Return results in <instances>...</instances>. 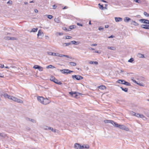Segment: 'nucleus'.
<instances>
[{
	"label": "nucleus",
	"mask_w": 149,
	"mask_h": 149,
	"mask_svg": "<svg viewBox=\"0 0 149 149\" xmlns=\"http://www.w3.org/2000/svg\"><path fill=\"white\" fill-rule=\"evenodd\" d=\"M50 80L51 81L54 82L56 84L59 85H61L62 84L61 81H59L57 79H56L54 76H51L50 77Z\"/></svg>",
	"instance_id": "f257e3e1"
},
{
	"label": "nucleus",
	"mask_w": 149,
	"mask_h": 149,
	"mask_svg": "<svg viewBox=\"0 0 149 149\" xmlns=\"http://www.w3.org/2000/svg\"><path fill=\"white\" fill-rule=\"evenodd\" d=\"M60 71L62 74H68L73 72V71L70 70L68 69L60 70Z\"/></svg>",
	"instance_id": "f03ea898"
},
{
	"label": "nucleus",
	"mask_w": 149,
	"mask_h": 149,
	"mask_svg": "<svg viewBox=\"0 0 149 149\" xmlns=\"http://www.w3.org/2000/svg\"><path fill=\"white\" fill-rule=\"evenodd\" d=\"M72 77L73 79H76L77 80H81L83 79V77L79 75H73L72 76Z\"/></svg>",
	"instance_id": "7ed1b4c3"
},
{
	"label": "nucleus",
	"mask_w": 149,
	"mask_h": 149,
	"mask_svg": "<svg viewBox=\"0 0 149 149\" xmlns=\"http://www.w3.org/2000/svg\"><path fill=\"white\" fill-rule=\"evenodd\" d=\"M118 128L126 131H128L129 130V128L124 125H119Z\"/></svg>",
	"instance_id": "20e7f679"
},
{
	"label": "nucleus",
	"mask_w": 149,
	"mask_h": 149,
	"mask_svg": "<svg viewBox=\"0 0 149 149\" xmlns=\"http://www.w3.org/2000/svg\"><path fill=\"white\" fill-rule=\"evenodd\" d=\"M3 96L5 98H7L11 100H12L13 97L12 96L9 95L6 93L4 94H2L1 95V96Z\"/></svg>",
	"instance_id": "39448f33"
},
{
	"label": "nucleus",
	"mask_w": 149,
	"mask_h": 149,
	"mask_svg": "<svg viewBox=\"0 0 149 149\" xmlns=\"http://www.w3.org/2000/svg\"><path fill=\"white\" fill-rule=\"evenodd\" d=\"M140 21L141 23L149 24V20L148 19H141L140 20Z\"/></svg>",
	"instance_id": "423d86ee"
},
{
	"label": "nucleus",
	"mask_w": 149,
	"mask_h": 149,
	"mask_svg": "<svg viewBox=\"0 0 149 149\" xmlns=\"http://www.w3.org/2000/svg\"><path fill=\"white\" fill-rule=\"evenodd\" d=\"M49 101L47 99H44L43 102H42V104H43L46 105L49 103Z\"/></svg>",
	"instance_id": "0eeeda50"
},
{
	"label": "nucleus",
	"mask_w": 149,
	"mask_h": 149,
	"mask_svg": "<svg viewBox=\"0 0 149 149\" xmlns=\"http://www.w3.org/2000/svg\"><path fill=\"white\" fill-rule=\"evenodd\" d=\"M77 93L76 92H73L72 91L69 92V94L73 96L74 97H75L77 98Z\"/></svg>",
	"instance_id": "6e6552de"
},
{
	"label": "nucleus",
	"mask_w": 149,
	"mask_h": 149,
	"mask_svg": "<svg viewBox=\"0 0 149 149\" xmlns=\"http://www.w3.org/2000/svg\"><path fill=\"white\" fill-rule=\"evenodd\" d=\"M37 99L38 101L42 104V102H43L44 98L42 97L38 96L37 97Z\"/></svg>",
	"instance_id": "1a4fd4ad"
},
{
	"label": "nucleus",
	"mask_w": 149,
	"mask_h": 149,
	"mask_svg": "<svg viewBox=\"0 0 149 149\" xmlns=\"http://www.w3.org/2000/svg\"><path fill=\"white\" fill-rule=\"evenodd\" d=\"M114 19L116 22H121L123 20V18L120 17H115Z\"/></svg>",
	"instance_id": "9d476101"
},
{
	"label": "nucleus",
	"mask_w": 149,
	"mask_h": 149,
	"mask_svg": "<svg viewBox=\"0 0 149 149\" xmlns=\"http://www.w3.org/2000/svg\"><path fill=\"white\" fill-rule=\"evenodd\" d=\"M47 53L48 54L50 55L57 56H58L57 55H58V53H55L51 52H47Z\"/></svg>",
	"instance_id": "9b49d317"
},
{
	"label": "nucleus",
	"mask_w": 149,
	"mask_h": 149,
	"mask_svg": "<svg viewBox=\"0 0 149 149\" xmlns=\"http://www.w3.org/2000/svg\"><path fill=\"white\" fill-rule=\"evenodd\" d=\"M131 19L128 17H125L124 19V21L126 23L129 22L131 20Z\"/></svg>",
	"instance_id": "f8f14e48"
},
{
	"label": "nucleus",
	"mask_w": 149,
	"mask_h": 149,
	"mask_svg": "<svg viewBox=\"0 0 149 149\" xmlns=\"http://www.w3.org/2000/svg\"><path fill=\"white\" fill-rule=\"evenodd\" d=\"M136 116L139 118H145L144 116L142 114H140L139 113H136V114L135 115Z\"/></svg>",
	"instance_id": "ddd939ff"
},
{
	"label": "nucleus",
	"mask_w": 149,
	"mask_h": 149,
	"mask_svg": "<svg viewBox=\"0 0 149 149\" xmlns=\"http://www.w3.org/2000/svg\"><path fill=\"white\" fill-rule=\"evenodd\" d=\"M141 27L145 29H149V25L147 24H143L141 25Z\"/></svg>",
	"instance_id": "4468645a"
},
{
	"label": "nucleus",
	"mask_w": 149,
	"mask_h": 149,
	"mask_svg": "<svg viewBox=\"0 0 149 149\" xmlns=\"http://www.w3.org/2000/svg\"><path fill=\"white\" fill-rule=\"evenodd\" d=\"M80 146L79 144L76 143L74 144V147L75 148L77 149H80Z\"/></svg>",
	"instance_id": "2eb2a0df"
},
{
	"label": "nucleus",
	"mask_w": 149,
	"mask_h": 149,
	"mask_svg": "<svg viewBox=\"0 0 149 149\" xmlns=\"http://www.w3.org/2000/svg\"><path fill=\"white\" fill-rule=\"evenodd\" d=\"M54 20L55 22L56 23H60L61 22L60 19L59 17L55 18Z\"/></svg>",
	"instance_id": "dca6fc26"
},
{
	"label": "nucleus",
	"mask_w": 149,
	"mask_h": 149,
	"mask_svg": "<svg viewBox=\"0 0 149 149\" xmlns=\"http://www.w3.org/2000/svg\"><path fill=\"white\" fill-rule=\"evenodd\" d=\"M125 81L123 80H122V79H119L117 81V82L120 83L121 84H124V83H125Z\"/></svg>",
	"instance_id": "f3484780"
},
{
	"label": "nucleus",
	"mask_w": 149,
	"mask_h": 149,
	"mask_svg": "<svg viewBox=\"0 0 149 149\" xmlns=\"http://www.w3.org/2000/svg\"><path fill=\"white\" fill-rule=\"evenodd\" d=\"M26 120H27L33 123H36V120L33 119H31L29 118H27L26 119Z\"/></svg>",
	"instance_id": "a211bd4d"
},
{
	"label": "nucleus",
	"mask_w": 149,
	"mask_h": 149,
	"mask_svg": "<svg viewBox=\"0 0 149 149\" xmlns=\"http://www.w3.org/2000/svg\"><path fill=\"white\" fill-rule=\"evenodd\" d=\"M71 43L75 45H77L79 44L80 43V42H77L74 40L71 41Z\"/></svg>",
	"instance_id": "6ab92c4d"
},
{
	"label": "nucleus",
	"mask_w": 149,
	"mask_h": 149,
	"mask_svg": "<svg viewBox=\"0 0 149 149\" xmlns=\"http://www.w3.org/2000/svg\"><path fill=\"white\" fill-rule=\"evenodd\" d=\"M111 124H112L114 126L116 127H119V125L117 123H116L113 121V123H112Z\"/></svg>",
	"instance_id": "aec40b11"
},
{
	"label": "nucleus",
	"mask_w": 149,
	"mask_h": 149,
	"mask_svg": "<svg viewBox=\"0 0 149 149\" xmlns=\"http://www.w3.org/2000/svg\"><path fill=\"white\" fill-rule=\"evenodd\" d=\"M137 56L138 57L140 58H144V55L141 53H138L137 54Z\"/></svg>",
	"instance_id": "412c9836"
},
{
	"label": "nucleus",
	"mask_w": 149,
	"mask_h": 149,
	"mask_svg": "<svg viewBox=\"0 0 149 149\" xmlns=\"http://www.w3.org/2000/svg\"><path fill=\"white\" fill-rule=\"evenodd\" d=\"M104 122L105 123H111V124L112 123H113V121L112 120H104Z\"/></svg>",
	"instance_id": "4be33fe9"
},
{
	"label": "nucleus",
	"mask_w": 149,
	"mask_h": 149,
	"mask_svg": "<svg viewBox=\"0 0 149 149\" xmlns=\"http://www.w3.org/2000/svg\"><path fill=\"white\" fill-rule=\"evenodd\" d=\"M131 24L132 25H135V26H137L138 25V24L136 22L134 21H133V20H132L131 22Z\"/></svg>",
	"instance_id": "5701e85b"
},
{
	"label": "nucleus",
	"mask_w": 149,
	"mask_h": 149,
	"mask_svg": "<svg viewBox=\"0 0 149 149\" xmlns=\"http://www.w3.org/2000/svg\"><path fill=\"white\" fill-rule=\"evenodd\" d=\"M98 88L100 89L104 90L106 88V87L104 85H101L99 86Z\"/></svg>",
	"instance_id": "b1692460"
},
{
	"label": "nucleus",
	"mask_w": 149,
	"mask_h": 149,
	"mask_svg": "<svg viewBox=\"0 0 149 149\" xmlns=\"http://www.w3.org/2000/svg\"><path fill=\"white\" fill-rule=\"evenodd\" d=\"M46 68L47 69H48L49 68H55V67L52 65H48V66H47L46 67Z\"/></svg>",
	"instance_id": "393cba45"
},
{
	"label": "nucleus",
	"mask_w": 149,
	"mask_h": 149,
	"mask_svg": "<svg viewBox=\"0 0 149 149\" xmlns=\"http://www.w3.org/2000/svg\"><path fill=\"white\" fill-rule=\"evenodd\" d=\"M120 88L121 89L125 92H127L128 91V88H124L122 87H120Z\"/></svg>",
	"instance_id": "a878e982"
},
{
	"label": "nucleus",
	"mask_w": 149,
	"mask_h": 149,
	"mask_svg": "<svg viewBox=\"0 0 149 149\" xmlns=\"http://www.w3.org/2000/svg\"><path fill=\"white\" fill-rule=\"evenodd\" d=\"M71 44V42H68V43H63V46H68L69 45Z\"/></svg>",
	"instance_id": "bb28decb"
},
{
	"label": "nucleus",
	"mask_w": 149,
	"mask_h": 149,
	"mask_svg": "<svg viewBox=\"0 0 149 149\" xmlns=\"http://www.w3.org/2000/svg\"><path fill=\"white\" fill-rule=\"evenodd\" d=\"M43 33V32L41 31L40 30H39L38 33L37 34V36H41L42 34Z\"/></svg>",
	"instance_id": "cd10ccee"
},
{
	"label": "nucleus",
	"mask_w": 149,
	"mask_h": 149,
	"mask_svg": "<svg viewBox=\"0 0 149 149\" xmlns=\"http://www.w3.org/2000/svg\"><path fill=\"white\" fill-rule=\"evenodd\" d=\"M89 63L91 64H94L96 65H97L98 63L97 61H91L89 62Z\"/></svg>",
	"instance_id": "c85d7f7f"
},
{
	"label": "nucleus",
	"mask_w": 149,
	"mask_h": 149,
	"mask_svg": "<svg viewBox=\"0 0 149 149\" xmlns=\"http://www.w3.org/2000/svg\"><path fill=\"white\" fill-rule=\"evenodd\" d=\"M16 102H17L18 103H23V101H22V100H20L19 99H18V98L17 99V101Z\"/></svg>",
	"instance_id": "c756f323"
},
{
	"label": "nucleus",
	"mask_w": 149,
	"mask_h": 149,
	"mask_svg": "<svg viewBox=\"0 0 149 149\" xmlns=\"http://www.w3.org/2000/svg\"><path fill=\"white\" fill-rule=\"evenodd\" d=\"M70 64L71 66H75L76 65V63H75L73 62H70Z\"/></svg>",
	"instance_id": "7c9ffc66"
},
{
	"label": "nucleus",
	"mask_w": 149,
	"mask_h": 149,
	"mask_svg": "<svg viewBox=\"0 0 149 149\" xmlns=\"http://www.w3.org/2000/svg\"><path fill=\"white\" fill-rule=\"evenodd\" d=\"M124 85H126L127 86H130L131 85V84L129 82H127L125 81V83H124Z\"/></svg>",
	"instance_id": "2f4dec72"
},
{
	"label": "nucleus",
	"mask_w": 149,
	"mask_h": 149,
	"mask_svg": "<svg viewBox=\"0 0 149 149\" xmlns=\"http://www.w3.org/2000/svg\"><path fill=\"white\" fill-rule=\"evenodd\" d=\"M0 136L3 137H5L6 136V135L4 133H0Z\"/></svg>",
	"instance_id": "473e14b6"
},
{
	"label": "nucleus",
	"mask_w": 149,
	"mask_h": 149,
	"mask_svg": "<svg viewBox=\"0 0 149 149\" xmlns=\"http://www.w3.org/2000/svg\"><path fill=\"white\" fill-rule=\"evenodd\" d=\"M38 29L37 28H33L31 30V32H36L37 31Z\"/></svg>",
	"instance_id": "72a5a7b5"
},
{
	"label": "nucleus",
	"mask_w": 149,
	"mask_h": 149,
	"mask_svg": "<svg viewBox=\"0 0 149 149\" xmlns=\"http://www.w3.org/2000/svg\"><path fill=\"white\" fill-rule=\"evenodd\" d=\"M40 66L38 65H35L33 67V68L35 69H39Z\"/></svg>",
	"instance_id": "f704fd0d"
},
{
	"label": "nucleus",
	"mask_w": 149,
	"mask_h": 149,
	"mask_svg": "<svg viewBox=\"0 0 149 149\" xmlns=\"http://www.w3.org/2000/svg\"><path fill=\"white\" fill-rule=\"evenodd\" d=\"M130 113L132 115L134 116H135L136 115V113L134 111H130Z\"/></svg>",
	"instance_id": "c9c22d12"
},
{
	"label": "nucleus",
	"mask_w": 149,
	"mask_h": 149,
	"mask_svg": "<svg viewBox=\"0 0 149 149\" xmlns=\"http://www.w3.org/2000/svg\"><path fill=\"white\" fill-rule=\"evenodd\" d=\"M76 26L75 25H72L70 26V29H73L76 28Z\"/></svg>",
	"instance_id": "e433bc0d"
},
{
	"label": "nucleus",
	"mask_w": 149,
	"mask_h": 149,
	"mask_svg": "<svg viewBox=\"0 0 149 149\" xmlns=\"http://www.w3.org/2000/svg\"><path fill=\"white\" fill-rule=\"evenodd\" d=\"M50 127H48L47 126H44L43 127V128L45 130H49Z\"/></svg>",
	"instance_id": "4c0bfd02"
},
{
	"label": "nucleus",
	"mask_w": 149,
	"mask_h": 149,
	"mask_svg": "<svg viewBox=\"0 0 149 149\" xmlns=\"http://www.w3.org/2000/svg\"><path fill=\"white\" fill-rule=\"evenodd\" d=\"M17 99V98L13 96L12 99L11 100H13L14 101L16 102Z\"/></svg>",
	"instance_id": "58836bf2"
},
{
	"label": "nucleus",
	"mask_w": 149,
	"mask_h": 149,
	"mask_svg": "<svg viewBox=\"0 0 149 149\" xmlns=\"http://www.w3.org/2000/svg\"><path fill=\"white\" fill-rule=\"evenodd\" d=\"M133 1L134 2L138 3H141V1L139 0H133Z\"/></svg>",
	"instance_id": "ea45409f"
},
{
	"label": "nucleus",
	"mask_w": 149,
	"mask_h": 149,
	"mask_svg": "<svg viewBox=\"0 0 149 149\" xmlns=\"http://www.w3.org/2000/svg\"><path fill=\"white\" fill-rule=\"evenodd\" d=\"M144 15L146 17H149V14L147 13V12H144Z\"/></svg>",
	"instance_id": "a19ab883"
},
{
	"label": "nucleus",
	"mask_w": 149,
	"mask_h": 149,
	"mask_svg": "<svg viewBox=\"0 0 149 149\" xmlns=\"http://www.w3.org/2000/svg\"><path fill=\"white\" fill-rule=\"evenodd\" d=\"M134 61V59L133 58H131L128 61V62L130 63Z\"/></svg>",
	"instance_id": "79ce46f5"
},
{
	"label": "nucleus",
	"mask_w": 149,
	"mask_h": 149,
	"mask_svg": "<svg viewBox=\"0 0 149 149\" xmlns=\"http://www.w3.org/2000/svg\"><path fill=\"white\" fill-rule=\"evenodd\" d=\"M38 70L40 71H42L43 70V68L40 66Z\"/></svg>",
	"instance_id": "37998d69"
},
{
	"label": "nucleus",
	"mask_w": 149,
	"mask_h": 149,
	"mask_svg": "<svg viewBox=\"0 0 149 149\" xmlns=\"http://www.w3.org/2000/svg\"><path fill=\"white\" fill-rule=\"evenodd\" d=\"M108 49H110L113 50H115V48H114L113 47H108Z\"/></svg>",
	"instance_id": "c03bdc74"
},
{
	"label": "nucleus",
	"mask_w": 149,
	"mask_h": 149,
	"mask_svg": "<svg viewBox=\"0 0 149 149\" xmlns=\"http://www.w3.org/2000/svg\"><path fill=\"white\" fill-rule=\"evenodd\" d=\"M53 132L58 134L59 133V131L58 130H54Z\"/></svg>",
	"instance_id": "a18cd8bd"
},
{
	"label": "nucleus",
	"mask_w": 149,
	"mask_h": 149,
	"mask_svg": "<svg viewBox=\"0 0 149 149\" xmlns=\"http://www.w3.org/2000/svg\"><path fill=\"white\" fill-rule=\"evenodd\" d=\"M98 5L99 6H100L99 7L100 9H104V7L102 5H101L100 3H99Z\"/></svg>",
	"instance_id": "49530a36"
},
{
	"label": "nucleus",
	"mask_w": 149,
	"mask_h": 149,
	"mask_svg": "<svg viewBox=\"0 0 149 149\" xmlns=\"http://www.w3.org/2000/svg\"><path fill=\"white\" fill-rule=\"evenodd\" d=\"M57 56H59L60 57H64L65 55H63V54H59L58 53V55Z\"/></svg>",
	"instance_id": "de8ad7c7"
},
{
	"label": "nucleus",
	"mask_w": 149,
	"mask_h": 149,
	"mask_svg": "<svg viewBox=\"0 0 149 149\" xmlns=\"http://www.w3.org/2000/svg\"><path fill=\"white\" fill-rule=\"evenodd\" d=\"M53 16L52 15H47V17L49 19H52L53 18Z\"/></svg>",
	"instance_id": "09e8293b"
},
{
	"label": "nucleus",
	"mask_w": 149,
	"mask_h": 149,
	"mask_svg": "<svg viewBox=\"0 0 149 149\" xmlns=\"http://www.w3.org/2000/svg\"><path fill=\"white\" fill-rule=\"evenodd\" d=\"M131 80L132 81L135 83H137V82L134 79V78L133 77H132V78Z\"/></svg>",
	"instance_id": "8fccbe9b"
},
{
	"label": "nucleus",
	"mask_w": 149,
	"mask_h": 149,
	"mask_svg": "<svg viewBox=\"0 0 149 149\" xmlns=\"http://www.w3.org/2000/svg\"><path fill=\"white\" fill-rule=\"evenodd\" d=\"M136 84L140 86H144L142 83H138L137 82V83H136Z\"/></svg>",
	"instance_id": "3c124183"
},
{
	"label": "nucleus",
	"mask_w": 149,
	"mask_h": 149,
	"mask_svg": "<svg viewBox=\"0 0 149 149\" xmlns=\"http://www.w3.org/2000/svg\"><path fill=\"white\" fill-rule=\"evenodd\" d=\"M16 39H17V38H14V37H11V38H10V40H16Z\"/></svg>",
	"instance_id": "603ef678"
},
{
	"label": "nucleus",
	"mask_w": 149,
	"mask_h": 149,
	"mask_svg": "<svg viewBox=\"0 0 149 149\" xmlns=\"http://www.w3.org/2000/svg\"><path fill=\"white\" fill-rule=\"evenodd\" d=\"M56 35H58L59 36H61L63 35V33H56Z\"/></svg>",
	"instance_id": "864d4df0"
},
{
	"label": "nucleus",
	"mask_w": 149,
	"mask_h": 149,
	"mask_svg": "<svg viewBox=\"0 0 149 149\" xmlns=\"http://www.w3.org/2000/svg\"><path fill=\"white\" fill-rule=\"evenodd\" d=\"M72 38V37L69 36H66V39H70Z\"/></svg>",
	"instance_id": "5fc2aeb1"
},
{
	"label": "nucleus",
	"mask_w": 149,
	"mask_h": 149,
	"mask_svg": "<svg viewBox=\"0 0 149 149\" xmlns=\"http://www.w3.org/2000/svg\"><path fill=\"white\" fill-rule=\"evenodd\" d=\"M64 56H65L64 57H67L68 58H70V59L72 58L70 56H69L68 55H65Z\"/></svg>",
	"instance_id": "6e6d98bb"
},
{
	"label": "nucleus",
	"mask_w": 149,
	"mask_h": 149,
	"mask_svg": "<svg viewBox=\"0 0 149 149\" xmlns=\"http://www.w3.org/2000/svg\"><path fill=\"white\" fill-rule=\"evenodd\" d=\"M84 148V146H80V149H83Z\"/></svg>",
	"instance_id": "4d7b16f0"
},
{
	"label": "nucleus",
	"mask_w": 149,
	"mask_h": 149,
	"mask_svg": "<svg viewBox=\"0 0 149 149\" xmlns=\"http://www.w3.org/2000/svg\"><path fill=\"white\" fill-rule=\"evenodd\" d=\"M12 1H9L7 2V4H12Z\"/></svg>",
	"instance_id": "13d9d810"
},
{
	"label": "nucleus",
	"mask_w": 149,
	"mask_h": 149,
	"mask_svg": "<svg viewBox=\"0 0 149 149\" xmlns=\"http://www.w3.org/2000/svg\"><path fill=\"white\" fill-rule=\"evenodd\" d=\"M98 29L100 31L102 30H103V28L102 26H100L99 27Z\"/></svg>",
	"instance_id": "bf43d9fd"
},
{
	"label": "nucleus",
	"mask_w": 149,
	"mask_h": 149,
	"mask_svg": "<svg viewBox=\"0 0 149 149\" xmlns=\"http://www.w3.org/2000/svg\"><path fill=\"white\" fill-rule=\"evenodd\" d=\"M49 130H51V131L53 132H54V130L53 129V128L52 127H50L49 128Z\"/></svg>",
	"instance_id": "052dcab7"
},
{
	"label": "nucleus",
	"mask_w": 149,
	"mask_h": 149,
	"mask_svg": "<svg viewBox=\"0 0 149 149\" xmlns=\"http://www.w3.org/2000/svg\"><path fill=\"white\" fill-rule=\"evenodd\" d=\"M89 147V146L88 145H86L84 146V148H88Z\"/></svg>",
	"instance_id": "680f3d73"
},
{
	"label": "nucleus",
	"mask_w": 149,
	"mask_h": 149,
	"mask_svg": "<svg viewBox=\"0 0 149 149\" xmlns=\"http://www.w3.org/2000/svg\"><path fill=\"white\" fill-rule=\"evenodd\" d=\"M56 6L55 5H54L53 6V9H55L56 8Z\"/></svg>",
	"instance_id": "e2e57ef3"
},
{
	"label": "nucleus",
	"mask_w": 149,
	"mask_h": 149,
	"mask_svg": "<svg viewBox=\"0 0 149 149\" xmlns=\"http://www.w3.org/2000/svg\"><path fill=\"white\" fill-rule=\"evenodd\" d=\"M63 29V30H65L66 31H69V30L67 29L66 28H65V27Z\"/></svg>",
	"instance_id": "0e129e2a"
},
{
	"label": "nucleus",
	"mask_w": 149,
	"mask_h": 149,
	"mask_svg": "<svg viewBox=\"0 0 149 149\" xmlns=\"http://www.w3.org/2000/svg\"><path fill=\"white\" fill-rule=\"evenodd\" d=\"M77 24L79 26H83V25L82 24H80L79 23H77Z\"/></svg>",
	"instance_id": "69168bd1"
},
{
	"label": "nucleus",
	"mask_w": 149,
	"mask_h": 149,
	"mask_svg": "<svg viewBox=\"0 0 149 149\" xmlns=\"http://www.w3.org/2000/svg\"><path fill=\"white\" fill-rule=\"evenodd\" d=\"M97 45V44H92L91 46H95Z\"/></svg>",
	"instance_id": "338daca9"
},
{
	"label": "nucleus",
	"mask_w": 149,
	"mask_h": 149,
	"mask_svg": "<svg viewBox=\"0 0 149 149\" xmlns=\"http://www.w3.org/2000/svg\"><path fill=\"white\" fill-rule=\"evenodd\" d=\"M114 37V36H113V35H111V36H110L109 37H108L109 38H113Z\"/></svg>",
	"instance_id": "774afa93"
}]
</instances>
